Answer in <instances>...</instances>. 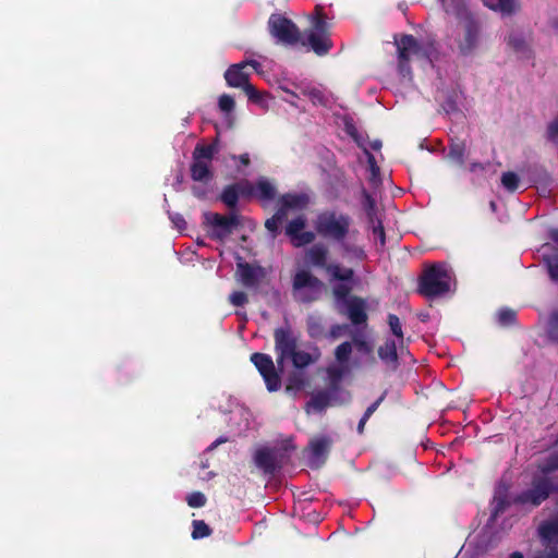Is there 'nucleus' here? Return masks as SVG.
I'll list each match as a JSON object with an SVG mask.
<instances>
[{
  "mask_svg": "<svg viewBox=\"0 0 558 558\" xmlns=\"http://www.w3.org/2000/svg\"><path fill=\"white\" fill-rule=\"evenodd\" d=\"M307 327L312 337H319L324 331V325L317 317H310L307 320Z\"/></svg>",
  "mask_w": 558,
  "mask_h": 558,
  "instance_id": "473e14b6",
  "label": "nucleus"
},
{
  "mask_svg": "<svg viewBox=\"0 0 558 558\" xmlns=\"http://www.w3.org/2000/svg\"><path fill=\"white\" fill-rule=\"evenodd\" d=\"M206 501L205 496L202 493H193L187 498V504L191 507H202Z\"/></svg>",
  "mask_w": 558,
  "mask_h": 558,
  "instance_id": "ea45409f",
  "label": "nucleus"
},
{
  "mask_svg": "<svg viewBox=\"0 0 558 558\" xmlns=\"http://www.w3.org/2000/svg\"><path fill=\"white\" fill-rule=\"evenodd\" d=\"M324 283L307 270H300L293 278L294 298L302 303H310L319 298Z\"/></svg>",
  "mask_w": 558,
  "mask_h": 558,
  "instance_id": "7ed1b4c3",
  "label": "nucleus"
},
{
  "mask_svg": "<svg viewBox=\"0 0 558 558\" xmlns=\"http://www.w3.org/2000/svg\"><path fill=\"white\" fill-rule=\"evenodd\" d=\"M219 108L225 112H230L234 108V100L229 95H222L219 98Z\"/></svg>",
  "mask_w": 558,
  "mask_h": 558,
  "instance_id": "4c0bfd02",
  "label": "nucleus"
},
{
  "mask_svg": "<svg viewBox=\"0 0 558 558\" xmlns=\"http://www.w3.org/2000/svg\"><path fill=\"white\" fill-rule=\"evenodd\" d=\"M330 445L331 439L326 436L315 437L310 441L306 452L311 468H319L325 462Z\"/></svg>",
  "mask_w": 558,
  "mask_h": 558,
  "instance_id": "9b49d317",
  "label": "nucleus"
},
{
  "mask_svg": "<svg viewBox=\"0 0 558 558\" xmlns=\"http://www.w3.org/2000/svg\"><path fill=\"white\" fill-rule=\"evenodd\" d=\"M218 151L216 144L196 146L191 165V177L195 181L207 182L211 179L210 165L214 155Z\"/></svg>",
  "mask_w": 558,
  "mask_h": 558,
  "instance_id": "20e7f679",
  "label": "nucleus"
},
{
  "mask_svg": "<svg viewBox=\"0 0 558 558\" xmlns=\"http://www.w3.org/2000/svg\"><path fill=\"white\" fill-rule=\"evenodd\" d=\"M549 137L555 138L558 135V121L553 122L548 128Z\"/></svg>",
  "mask_w": 558,
  "mask_h": 558,
  "instance_id": "3c124183",
  "label": "nucleus"
},
{
  "mask_svg": "<svg viewBox=\"0 0 558 558\" xmlns=\"http://www.w3.org/2000/svg\"><path fill=\"white\" fill-rule=\"evenodd\" d=\"M171 219L179 230L185 229L186 222L180 215H174Z\"/></svg>",
  "mask_w": 558,
  "mask_h": 558,
  "instance_id": "09e8293b",
  "label": "nucleus"
},
{
  "mask_svg": "<svg viewBox=\"0 0 558 558\" xmlns=\"http://www.w3.org/2000/svg\"><path fill=\"white\" fill-rule=\"evenodd\" d=\"M328 256V250L323 244H316L306 250L305 252V260L306 263L317 266L325 267Z\"/></svg>",
  "mask_w": 558,
  "mask_h": 558,
  "instance_id": "f3484780",
  "label": "nucleus"
},
{
  "mask_svg": "<svg viewBox=\"0 0 558 558\" xmlns=\"http://www.w3.org/2000/svg\"><path fill=\"white\" fill-rule=\"evenodd\" d=\"M501 183L507 190L514 191L518 187L519 178L513 172H506L501 177Z\"/></svg>",
  "mask_w": 558,
  "mask_h": 558,
  "instance_id": "72a5a7b5",
  "label": "nucleus"
},
{
  "mask_svg": "<svg viewBox=\"0 0 558 558\" xmlns=\"http://www.w3.org/2000/svg\"><path fill=\"white\" fill-rule=\"evenodd\" d=\"M354 343L356 345V348L361 351V352H364V353H371L373 348L372 345L365 341V340H362V339H354Z\"/></svg>",
  "mask_w": 558,
  "mask_h": 558,
  "instance_id": "37998d69",
  "label": "nucleus"
},
{
  "mask_svg": "<svg viewBox=\"0 0 558 558\" xmlns=\"http://www.w3.org/2000/svg\"><path fill=\"white\" fill-rule=\"evenodd\" d=\"M242 88L245 92V94L248 96L250 99H252V100H257L258 99V97H259L258 92L256 90V88L253 85L247 83Z\"/></svg>",
  "mask_w": 558,
  "mask_h": 558,
  "instance_id": "c03bdc74",
  "label": "nucleus"
},
{
  "mask_svg": "<svg viewBox=\"0 0 558 558\" xmlns=\"http://www.w3.org/2000/svg\"><path fill=\"white\" fill-rule=\"evenodd\" d=\"M379 401H380V399H379L377 402L373 403V404H372V405L366 410V412H365V414H364L366 417H369V416H371V414L376 410V408H377V405H378Z\"/></svg>",
  "mask_w": 558,
  "mask_h": 558,
  "instance_id": "5fc2aeb1",
  "label": "nucleus"
},
{
  "mask_svg": "<svg viewBox=\"0 0 558 558\" xmlns=\"http://www.w3.org/2000/svg\"><path fill=\"white\" fill-rule=\"evenodd\" d=\"M305 204L304 199L296 195H284L281 198V207L287 211L289 208H301Z\"/></svg>",
  "mask_w": 558,
  "mask_h": 558,
  "instance_id": "cd10ccee",
  "label": "nucleus"
},
{
  "mask_svg": "<svg viewBox=\"0 0 558 558\" xmlns=\"http://www.w3.org/2000/svg\"><path fill=\"white\" fill-rule=\"evenodd\" d=\"M550 236L555 242H558V230H553Z\"/></svg>",
  "mask_w": 558,
  "mask_h": 558,
  "instance_id": "13d9d810",
  "label": "nucleus"
},
{
  "mask_svg": "<svg viewBox=\"0 0 558 558\" xmlns=\"http://www.w3.org/2000/svg\"><path fill=\"white\" fill-rule=\"evenodd\" d=\"M193 527V538H201L210 534V529L204 521H194Z\"/></svg>",
  "mask_w": 558,
  "mask_h": 558,
  "instance_id": "f704fd0d",
  "label": "nucleus"
},
{
  "mask_svg": "<svg viewBox=\"0 0 558 558\" xmlns=\"http://www.w3.org/2000/svg\"><path fill=\"white\" fill-rule=\"evenodd\" d=\"M513 318H514V313L511 311H502L499 313V320L502 324H509L513 320Z\"/></svg>",
  "mask_w": 558,
  "mask_h": 558,
  "instance_id": "49530a36",
  "label": "nucleus"
},
{
  "mask_svg": "<svg viewBox=\"0 0 558 558\" xmlns=\"http://www.w3.org/2000/svg\"><path fill=\"white\" fill-rule=\"evenodd\" d=\"M388 323H389L392 333L396 337H398L400 339V341L402 342L403 332H402L401 323H400L399 318L396 315L390 314L388 317Z\"/></svg>",
  "mask_w": 558,
  "mask_h": 558,
  "instance_id": "c9c22d12",
  "label": "nucleus"
},
{
  "mask_svg": "<svg viewBox=\"0 0 558 558\" xmlns=\"http://www.w3.org/2000/svg\"><path fill=\"white\" fill-rule=\"evenodd\" d=\"M255 193L262 201H271L276 196L275 186L266 179H260L256 183Z\"/></svg>",
  "mask_w": 558,
  "mask_h": 558,
  "instance_id": "b1692460",
  "label": "nucleus"
},
{
  "mask_svg": "<svg viewBox=\"0 0 558 558\" xmlns=\"http://www.w3.org/2000/svg\"><path fill=\"white\" fill-rule=\"evenodd\" d=\"M306 227V219L304 216H299L291 220L286 228V233L290 238L293 246L301 247L310 244L315 240V233L312 231H304Z\"/></svg>",
  "mask_w": 558,
  "mask_h": 558,
  "instance_id": "9d476101",
  "label": "nucleus"
},
{
  "mask_svg": "<svg viewBox=\"0 0 558 558\" xmlns=\"http://www.w3.org/2000/svg\"><path fill=\"white\" fill-rule=\"evenodd\" d=\"M351 353H352V344L350 342L345 341L337 347V349L335 351V356L338 362L344 363L349 360Z\"/></svg>",
  "mask_w": 558,
  "mask_h": 558,
  "instance_id": "c85d7f7f",
  "label": "nucleus"
},
{
  "mask_svg": "<svg viewBox=\"0 0 558 558\" xmlns=\"http://www.w3.org/2000/svg\"><path fill=\"white\" fill-rule=\"evenodd\" d=\"M374 233L379 238L381 244H384L385 243V231H384L383 226L379 225L378 227H375Z\"/></svg>",
  "mask_w": 558,
  "mask_h": 558,
  "instance_id": "603ef678",
  "label": "nucleus"
},
{
  "mask_svg": "<svg viewBox=\"0 0 558 558\" xmlns=\"http://www.w3.org/2000/svg\"><path fill=\"white\" fill-rule=\"evenodd\" d=\"M307 384L308 380L304 373L294 372L287 379L286 391L292 396H296L307 386Z\"/></svg>",
  "mask_w": 558,
  "mask_h": 558,
  "instance_id": "a211bd4d",
  "label": "nucleus"
},
{
  "mask_svg": "<svg viewBox=\"0 0 558 558\" xmlns=\"http://www.w3.org/2000/svg\"><path fill=\"white\" fill-rule=\"evenodd\" d=\"M221 199L228 207L233 208L238 202L235 189L233 186L227 187L221 195Z\"/></svg>",
  "mask_w": 558,
  "mask_h": 558,
  "instance_id": "2f4dec72",
  "label": "nucleus"
},
{
  "mask_svg": "<svg viewBox=\"0 0 558 558\" xmlns=\"http://www.w3.org/2000/svg\"><path fill=\"white\" fill-rule=\"evenodd\" d=\"M364 151H365V154L367 156V161H368L372 174L375 178L378 174L379 168L376 165L374 156L366 148H364Z\"/></svg>",
  "mask_w": 558,
  "mask_h": 558,
  "instance_id": "79ce46f5",
  "label": "nucleus"
},
{
  "mask_svg": "<svg viewBox=\"0 0 558 558\" xmlns=\"http://www.w3.org/2000/svg\"><path fill=\"white\" fill-rule=\"evenodd\" d=\"M539 536L547 542H558V517L538 527Z\"/></svg>",
  "mask_w": 558,
  "mask_h": 558,
  "instance_id": "5701e85b",
  "label": "nucleus"
},
{
  "mask_svg": "<svg viewBox=\"0 0 558 558\" xmlns=\"http://www.w3.org/2000/svg\"><path fill=\"white\" fill-rule=\"evenodd\" d=\"M287 213L284 208H279L278 211L269 219L266 220L265 227L272 233H276L279 225L286 219Z\"/></svg>",
  "mask_w": 558,
  "mask_h": 558,
  "instance_id": "a878e982",
  "label": "nucleus"
},
{
  "mask_svg": "<svg viewBox=\"0 0 558 558\" xmlns=\"http://www.w3.org/2000/svg\"><path fill=\"white\" fill-rule=\"evenodd\" d=\"M307 41L317 54L328 52L331 47V41L328 38V25L325 20L317 19L315 21V28L308 33Z\"/></svg>",
  "mask_w": 558,
  "mask_h": 558,
  "instance_id": "1a4fd4ad",
  "label": "nucleus"
},
{
  "mask_svg": "<svg viewBox=\"0 0 558 558\" xmlns=\"http://www.w3.org/2000/svg\"><path fill=\"white\" fill-rule=\"evenodd\" d=\"M328 272L338 280H350L353 277V270L349 268H341L339 265L327 266Z\"/></svg>",
  "mask_w": 558,
  "mask_h": 558,
  "instance_id": "bb28decb",
  "label": "nucleus"
},
{
  "mask_svg": "<svg viewBox=\"0 0 558 558\" xmlns=\"http://www.w3.org/2000/svg\"><path fill=\"white\" fill-rule=\"evenodd\" d=\"M255 462L265 472H272L278 466L276 456L269 449H259L255 454Z\"/></svg>",
  "mask_w": 558,
  "mask_h": 558,
  "instance_id": "6ab92c4d",
  "label": "nucleus"
},
{
  "mask_svg": "<svg viewBox=\"0 0 558 558\" xmlns=\"http://www.w3.org/2000/svg\"><path fill=\"white\" fill-rule=\"evenodd\" d=\"M251 360L264 377L267 389L269 391L278 390L281 386V379L279 374L276 372L272 360L263 353H254Z\"/></svg>",
  "mask_w": 558,
  "mask_h": 558,
  "instance_id": "423d86ee",
  "label": "nucleus"
},
{
  "mask_svg": "<svg viewBox=\"0 0 558 558\" xmlns=\"http://www.w3.org/2000/svg\"><path fill=\"white\" fill-rule=\"evenodd\" d=\"M345 131L348 134H350L357 143L361 145L357 138V131L352 121L345 120Z\"/></svg>",
  "mask_w": 558,
  "mask_h": 558,
  "instance_id": "a18cd8bd",
  "label": "nucleus"
},
{
  "mask_svg": "<svg viewBox=\"0 0 558 558\" xmlns=\"http://www.w3.org/2000/svg\"><path fill=\"white\" fill-rule=\"evenodd\" d=\"M230 301L233 305L235 306H241L243 304L246 303L247 301V298H246V294L244 292H234L231 294L230 296Z\"/></svg>",
  "mask_w": 558,
  "mask_h": 558,
  "instance_id": "a19ab883",
  "label": "nucleus"
},
{
  "mask_svg": "<svg viewBox=\"0 0 558 558\" xmlns=\"http://www.w3.org/2000/svg\"><path fill=\"white\" fill-rule=\"evenodd\" d=\"M485 4L495 10L499 11L504 15H510L518 9L517 0H483Z\"/></svg>",
  "mask_w": 558,
  "mask_h": 558,
  "instance_id": "412c9836",
  "label": "nucleus"
},
{
  "mask_svg": "<svg viewBox=\"0 0 558 558\" xmlns=\"http://www.w3.org/2000/svg\"><path fill=\"white\" fill-rule=\"evenodd\" d=\"M549 495V488L547 483L542 482L535 485L531 490L524 493L520 500L522 502H531L534 506L539 505L544 501Z\"/></svg>",
  "mask_w": 558,
  "mask_h": 558,
  "instance_id": "dca6fc26",
  "label": "nucleus"
},
{
  "mask_svg": "<svg viewBox=\"0 0 558 558\" xmlns=\"http://www.w3.org/2000/svg\"><path fill=\"white\" fill-rule=\"evenodd\" d=\"M490 206H492L493 209H495V207H496L494 202H492Z\"/></svg>",
  "mask_w": 558,
  "mask_h": 558,
  "instance_id": "e2e57ef3",
  "label": "nucleus"
},
{
  "mask_svg": "<svg viewBox=\"0 0 558 558\" xmlns=\"http://www.w3.org/2000/svg\"><path fill=\"white\" fill-rule=\"evenodd\" d=\"M534 558H558V549H553L547 554L537 555Z\"/></svg>",
  "mask_w": 558,
  "mask_h": 558,
  "instance_id": "864d4df0",
  "label": "nucleus"
},
{
  "mask_svg": "<svg viewBox=\"0 0 558 558\" xmlns=\"http://www.w3.org/2000/svg\"><path fill=\"white\" fill-rule=\"evenodd\" d=\"M365 307V301L363 299L350 296L338 310L340 313L348 315L352 324L359 325L364 324L367 320Z\"/></svg>",
  "mask_w": 558,
  "mask_h": 558,
  "instance_id": "f8f14e48",
  "label": "nucleus"
},
{
  "mask_svg": "<svg viewBox=\"0 0 558 558\" xmlns=\"http://www.w3.org/2000/svg\"><path fill=\"white\" fill-rule=\"evenodd\" d=\"M330 402V397L327 392H317L314 393L311 400L305 405V411L307 414L312 412H322L325 410Z\"/></svg>",
  "mask_w": 558,
  "mask_h": 558,
  "instance_id": "aec40b11",
  "label": "nucleus"
},
{
  "mask_svg": "<svg viewBox=\"0 0 558 558\" xmlns=\"http://www.w3.org/2000/svg\"><path fill=\"white\" fill-rule=\"evenodd\" d=\"M244 66V63L233 64L227 70L225 78L230 86L243 87L248 83V75L243 72Z\"/></svg>",
  "mask_w": 558,
  "mask_h": 558,
  "instance_id": "2eb2a0df",
  "label": "nucleus"
},
{
  "mask_svg": "<svg viewBox=\"0 0 558 558\" xmlns=\"http://www.w3.org/2000/svg\"><path fill=\"white\" fill-rule=\"evenodd\" d=\"M510 558H524L523 557V554L520 553V551H513L511 555H510Z\"/></svg>",
  "mask_w": 558,
  "mask_h": 558,
  "instance_id": "bf43d9fd",
  "label": "nucleus"
},
{
  "mask_svg": "<svg viewBox=\"0 0 558 558\" xmlns=\"http://www.w3.org/2000/svg\"><path fill=\"white\" fill-rule=\"evenodd\" d=\"M288 359L292 360V363L296 368L306 367L316 360L310 353L298 350H295Z\"/></svg>",
  "mask_w": 558,
  "mask_h": 558,
  "instance_id": "393cba45",
  "label": "nucleus"
},
{
  "mask_svg": "<svg viewBox=\"0 0 558 558\" xmlns=\"http://www.w3.org/2000/svg\"><path fill=\"white\" fill-rule=\"evenodd\" d=\"M312 19V23H313V28H315V21L317 19H322L324 20V16H323V8L320 5H317L315 8V14L311 17Z\"/></svg>",
  "mask_w": 558,
  "mask_h": 558,
  "instance_id": "8fccbe9b",
  "label": "nucleus"
},
{
  "mask_svg": "<svg viewBox=\"0 0 558 558\" xmlns=\"http://www.w3.org/2000/svg\"><path fill=\"white\" fill-rule=\"evenodd\" d=\"M350 219L348 216L335 211H324L317 216L315 229L324 238L341 241L349 232Z\"/></svg>",
  "mask_w": 558,
  "mask_h": 558,
  "instance_id": "f03ea898",
  "label": "nucleus"
},
{
  "mask_svg": "<svg viewBox=\"0 0 558 558\" xmlns=\"http://www.w3.org/2000/svg\"><path fill=\"white\" fill-rule=\"evenodd\" d=\"M236 275L245 287H255L265 278V270L248 263H239Z\"/></svg>",
  "mask_w": 558,
  "mask_h": 558,
  "instance_id": "4468645a",
  "label": "nucleus"
},
{
  "mask_svg": "<svg viewBox=\"0 0 558 558\" xmlns=\"http://www.w3.org/2000/svg\"><path fill=\"white\" fill-rule=\"evenodd\" d=\"M242 162H243V163H245V165H247V162H248L247 157H242Z\"/></svg>",
  "mask_w": 558,
  "mask_h": 558,
  "instance_id": "680f3d73",
  "label": "nucleus"
},
{
  "mask_svg": "<svg viewBox=\"0 0 558 558\" xmlns=\"http://www.w3.org/2000/svg\"><path fill=\"white\" fill-rule=\"evenodd\" d=\"M545 260L551 279L558 281V255L548 256Z\"/></svg>",
  "mask_w": 558,
  "mask_h": 558,
  "instance_id": "e433bc0d",
  "label": "nucleus"
},
{
  "mask_svg": "<svg viewBox=\"0 0 558 558\" xmlns=\"http://www.w3.org/2000/svg\"><path fill=\"white\" fill-rule=\"evenodd\" d=\"M450 290V276L442 265L427 268L421 277L418 291L426 298H436Z\"/></svg>",
  "mask_w": 558,
  "mask_h": 558,
  "instance_id": "f257e3e1",
  "label": "nucleus"
},
{
  "mask_svg": "<svg viewBox=\"0 0 558 558\" xmlns=\"http://www.w3.org/2000/svg\"><path fill=\"white\" fill-rule=\"evenodd\" d=\"M276 351L278 366L281 367L284 360L288 359L298 347V339L290 327L277 328L275 330Z\"/></svg>",
  "mask_w": 558,
  "mask_h": 558,
  "instance_id": "0eeeda50",
  "label": "nucleus"
},
{
  "mask_svg": "<svg viewBox=\"0 0 558 558\" xmlns=\"http://www.w3.org/2000/svg\"><path fill=\"white\" fill-rule=\"evenodd\" d=\"M399 59H400V71L402 73H409V69L405 66L413 58L424 59L425 54L417 41L411 35H404L397 41Z\"/></svg>",
  "mask_w": 558,
  "mask_h": 558,
  "instance_id": "6e6552de",
  "label": "nucleus"
},
{
  "mask_svg": "<svg viewBox=\"0 0 558 558\" xmlns=\"http://www.w3.org/2000/svg\"><path fill=\"white\" fill-rule=\"evenodd\" d=\"M349 292L350 288L347 284H338L333 288V295L336 298V304L338 308L342 306L349 299Z\"/></svg>",
  "mask_w": 558,
  "mask_h": 558,
  "instance_id": "c756f323",
  "label": "nucleus"
},
{
  "mask_svg": "<svg viewBox=\"0 0 558 558\" xmlns=\"http://www.w3.org/2000/svg\"><path fill=\"white\" fill-rule=\"evenodd\" d=\"M244 64H245V65H246V64H251V65H252V66H254L255 69L259 65V63H258V62H256V61H254V60H251V61H248V62H244Z\"/></svg>",
  "mask_w": 558,
  "mask_h": 558,
  "instance_id": "052dcab7",
  "label": "nucleus"
},
{
  "mask_svg": "<svg viewBox=\"0 0 558 558\" xmlns=\"http://www.w3.org/2000/svg\"><path fill=\"white\" fill-rule=\"evenodd\" d=\"M269 27L271 35L281 43L293 45L300 39L298 27L286 17L272 15L269 20Z\"/></svg>",
  "mask_w": 558,
  "mask_h": 558,
  "instance_id": "39448f33",
  "label": "nucleus"
},
{
  "mask_svg": "<svg viewBox=\"0 0 558 558\" xmlns=\"http://www.w3.org/2000/svg\"><path fill=\"white\" fill-rule=\"evenodd\" d=\"M345 329H347V326H340V325L332 326L329 331V336L332 339H336V338L340 337L342 331Z\"/></svg>",
  "mask_w": 558,
  "mask_h": 558,
  "instance_id": "de8ad7c7",
  "label": "nucleus"
},
{
  "mask_svg": "<svg viewBox=\"0 0 558 558\" xmlns=\"http://www.w3.org/2000/svg\"><path fill=\"white\" fill-rule=\"evenodd\" d=\"M368 417H366L365 415L362 417V420L360 421V424H359V432L361 433L363 430V427L365 425V422Z\"/></svg>",
  "mask_w": 558,
  "mask_h": 558,
  "instance_id": "4d7b16f0",
  "label": "nucleus"
},
{
  "mask_svg": "<svg viewBox=\"0 0 558 558\" xmlns=\"http://www.w3.org/2000/svg\"><path fill=\"white\" fill-rule=\"evenodd\" d=\"M371 147L375 150H379L381 148V142L379 140H375L371 142Z\"/></svg>",
  "mask_w": 558,
  "mask_h": 558,
  "instance_id": "6e6d98bb",
  "label": "nucleus"
},
{
  "mask_svg": "<svg viewBox=\"0 0 558 558\" xmlns=\"http://www.w3.org/2000/svg\"><path fill=\"white\" fill-rule=\"evenodd\" d=\"M553 318H554V319H556V320H558V314H555V315L553 316Z\"/></svg>",
  "mask_w": 558,
  "mask_h": 558,
  "instance_id": "0e129e2a",
  "label": "nucleus"
},
{
  "mask_svg": "<svg viewBox=\"0 0 558 558\" xmlns=\"http://www.w3.org/2000/svg\"><path fill=\"white\" fill-rule=\"evenodd\" d=\"M303 94L308 96L310 99L313 101V104H320V105L325 104L324 96L319 89H316V88L306 89V90H303Z\"/></svg>",
  "mask_w": 558,
  "mask_h": 558,
  "instance_id": "58836bf2",
  "label": "nucleus"
},
{
  "mask_svg": "<svg viewBox=\"0 0 558 558\" xmlns=\"http://www.w3.org/2000/svg\"><path fill=\"white\" fill-rule=\"evenodd\" d=\"M378 355L385 363L395 368L398 361L396 342L393 340L386 341L385 344L379 348Z\"/></svg>",
  "mask_w": 558,
  "mask_h": 558,
  "instance_id": "4be33fe9",
  "label": "nucleus"
},
{
  "mask_svg": "<svg viewBox=\"0 0 558 558\" xmlns=\"http://www.w3.org/2000/svg\"><path fill=\"white\" fill-rule=\"evenodd\" d=\"M465 153V144L464 143H453L450 146L449 157L459 163H463V157Z\"/></svg>",
  "mask_w": 558,
  "mask_h": 558,
  "instance_id": "7c9ffc66",
  "label": "nucleus"
},
{
  "mask_svg": "<svg viewBox=\"0 0 558 558\" xmlns=\"http://www.w3.org/2000/svg\"><path fill=\"white\" fill-rule=\"evenodd\" d=\"M207 221L216 228L215 236L222 239L231 233L232 228L240 225L239 217L232 214L229 217L219 214H207Z\"/></svg>",
  "mask_w": 558,
  "mask_h": 558,
  "instance_id": "ddd939ff",
  "label": "nucleus"
}]
</instances>
